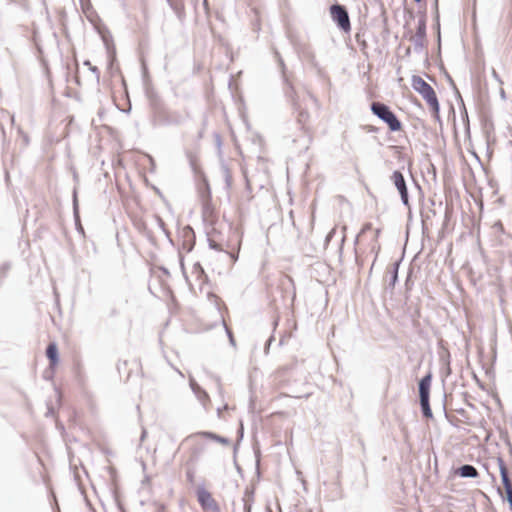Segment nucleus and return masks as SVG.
<instances>
[{"mask_svg":"<svg viewBox=\"0 0 512 512\" xmlns=\"http://www.w3.org/2000/svg\"><path fill=\"white\" fill-rule=\"evenodd\" d=\"M179 263H180V267L182 269L184 276L187 277L186 273H185V267H184V256L182 255L181 252H179Z\"/></svg>","mask_w":512,"mask_h":512,"instance_id":"nucleus-43","label":"nucleus"},{"mask_svg":"<svg viewBox=\"0 0 512 512\" xmlns=\"http://www.w3.org/2000/svg\"><path fill=\"white\" fill-rule=\"evenodd\" d=\"M203 7L205 9V11L208 13L209 11V1L208 0H203Z\"/></svg>","mask_w":512,"mask_h":512,"instance_id":"nucleus-52","label":"nucleus"},{"mask_svg":"<svg viewBox=\"0 0 512 512\" xmlns=\"http://www.w3.org/2000/svg\"><path fill=\"white\" fill-rule=\"evenodd\" d=\"M379 130H380V128L373 126V125L367 126V131L369 133H377V132H379Z\"/></svg>","mask_w":512,"mask_h":512,"instance_id":"nucleus-49","label":"nucleus"},{"mask_svg":"<svg viewBox=\"0 0 512 512\" xmlns=\"http://www.w3.org/2000/svg\"><path fill=\"white\" fill-rule=\"evenodd\" d=\"M189 386L192 390V392L195 394V396L200 400V401H205V400H209V395L208 393L206 392V390L204 388H202L194 378L190 377L189 379Z\"/></svg>","mask_w":512,"mask_h":512,"instance_id":"nucleus-21","label":"nucleus"},{"mask_svg":"<svg viewBox=\"0 0 512 512\" xmlns=\"http://www.w3.org/2000/svg\"><path fill=\"white\" fill-rule=\"evenodd\" d=\"M492 77L499 83L503 84V81L501 80L499 74L496 72L495 69H492Z\"/></svg>","mask_w":512,"mask_h":512,"instance_id":"nucleus-45","label":"nucleus"},{"mask_svg":"<svg viewBox=\"0 0 512 512\" xmlns=\"http://www.w3.org/2000/svg\"><path fill=\"white\" fill-rule=\"evenodd\" d=\"M402 263V258L394 261L391 265V267L388 269V280L387 285L385 287L386 291H389L390 293H393V290L395 288V285L398 282L399 279V269L400 265Z\"/></svg>","mask_w":512,"mask_h":512,"instance_id":"nucleus-14","label":"nucleus"},{"mask_svg":"<svg viewBox=\"0 0 512 512\" xmlns=\"http://www.w3.org/2000/svg\"><path fill=\"white\" fill-rule=\"evenodd\" d=\"M186 157L188 159L189 166L194 174V177L204 173V171L201 169L199 165L198 157L194 152L190 150L186 151Z\"/></svg>","mask_w":512,"mask_h":512,"instance_id":"nucleus-20","label":"nucleus"},{"mask_svg":"<svg viewBox=\"0 0 512 512\" xmlns=\"http://www.w3.org/2000/svg\"><path fill=\"white\" fill-rule=\"evenodd\" d=\"M336 234V229H331L325 237V244L327 245Z\"/></svg>","mask_w":512,"mask_h":512,"instance_id":"nucleus-41","label":"nucleus"},{"mask_svg":"<svg viewBox=\"0 0 512 512\" xmlns=\"http://www.w3.org/2000/svg\"><path fill=\"white\" fill-rule=\"evenodd\" d=\"M170 8L174 11L177 18L183 21L185 18L184 5L181 0H166Z\"/></svg>","mask_w":512,"mask_h":512,"instance_id":"nucleus-22","label":"nucleus"},{"mask_svg":"<svg viewBox=\"0 0 512 512\" xmlns=\"http://www.w3.org/2000/svg\"><path fill=\"white\" fill-rule=\"evenodd\" d=\"M103 42L106 47L108 57L110 59V63H112V61L116 57V50L111 35H109V37H103Z\"/></svg>","mask_w":512,"mask_h":512,"instance_id":"nucleus-26","label":"nucleus"},{"mask_svg":"<svg viewBox=\"0 0 512 512\" xmlns=\"http://www.w3.org/2000/svg\"><path fill=\"white\" fill-rule=\"evenodd\" d=\"M182 249L187 253L191 252L196 244V235L194 229L190 225L183 227L181 231Z\"/></svg>","mask_w":512,"mask_h":512,"instance_id":"nucleus-13","label":"nucleus"},{"mask_svg":"<svg viewBox=\"0 0 512 512\" xmlns=\"http://www.w3.org/2000/svg\"><path fill=\"white\" fill-rule=\"evenodd\" d=\"M284 95L290 102L293 111L297 114V122L301 125V127H303L304 123L309 118V113L307 112V110L302 108L299 102V98L292 84H289L288 88L285 89Z\"/></svg>","mask_w":512,"mask_h":512,"instance_id":"nucleus-6","label":"nucleus"},{"mask_svg":"<svg viewBox=\"0 0 512 512\" xmlns=\"http://www.w3.org/2000/svg\"><path fill=\"white\" fill-rule=\"evenodd\" d=\"M295 48H296L297 53L301 57H303L306 61H308L311 64V66L316 70L318 76L323 77L324 76L323 69L317 62L315 54L312 51V49L310 48V46L305 43H303V44L299 43V44L295 45Z\"/></svg>","mask_w":512,"mask_h":512,"instance_id":"nucleus-10","label":"nucleus"},{"mask_svg":"<svg viewBox=\"0 0 512 512\" xmlns=\"http://www.w3.org/2000/svg\"><path fill=\"white\" fill-rule=\"evenodd\" d=\"M10 268H11V264H10V262H4V263L0 266V276H1V278H2V279H4V278L7 276V274H8V272H9Z\"/></svg>","mask_w":512,"mask_h":512,"instance_id":"nucleus-33","label":"nucleus"},{"mask_svg":"<svg viewBox=\"0 0 512 512\" xmlns=\"http://www.w3.org/2000/svg\"><path fill=\"white\" fill-rule=\"evenodd\" d=\"M154 218L157 222L158 227L163 231L166 232V224L164 220L157 214L154 215Z\"/></svg>","mask_w":512,"mask_h":512,"instance_id":"nucleus-36","label":"nucleus"},{"mask_svg":"<svg viewBox=\"0 0 512 512\" xmlns=\"http://www.w3.org/2000/svg\"><path fill=\"white\" fill-rule=\"evenodd\" d=\"M160 270H161L165 275H167V276H169V275H170V272H169V270H168L166 267L162 266V267L160 268Z\"/></svg>","mask_w":512,"mask_h":512,"instance_id":"nucleus-53","label":"nucleus"},{"mask_svg":"<svg viewBox=\"0 0 512 512\" xmlns=\"http://www.w3.org/2000/svg\"><path fill=\"white\" fill-rule=\"evenodd\" d=\"M215 460L214 454L206 443L194 442L184 466L186 480H194L196 477L208 475Z\"/></svg>","mask_w":512,"mask_h":512,"instance_id":"nucleus-1","label":"nucleus"},{"mask_svg":"<svg viewBox=\"0 0 512 512\" xmlns=\"http://www.w3.org/2000/svg\"><path fill=\"white\" fill-rule=\"evenodd\" d=\"M412 317H420V311L418 308L415 309V312L412 314Z\"/></svg>","mask_w":512,"mask_h":512,"instance_id":"nucleus-54","label":"nucleus"},{"mask_svg":"<svg viewBox=\"0 0 512 512\" xmlns=\"http://www.w3.org/2000/svg\"><path fill=\"white\" fill-rule=\"evenodd\" d=\"M329 14L331 20L341 32L349 33L351 31L350 16L345 5L337 1L334 2L329 6Z\"/></svg>","mask_w":512,"mask_h":512,"instance_id":"nucleus-4","label":"nucleus"},{"mask_svg":"<svg viewBox=\"0 0 512 512\" xmlns=\"http://www.w3.org/2000/svg\"><path fill=\"white\" fill-rule=\"evenodd\" d=\"M109 473H110L111 480H116V470L112 467H109Z\"/></svg>","mask_w":512,"mask_h":512,"instance_id":"nucleus-50","label":"nucleus"},{"mask_svg":"<svg viewBox=\"0 0 512 512\" xmlns=\"http://www.w3.org/2000/svg\"><path fill=\"white\" fill-rule=\"evenodd\" d=\"M225 182V189L228 191L230 190L232 186V175H227L226 178H224Z\"/></svg>","mask_w":512,"mask_h":512,"instance_id":"nucleus-42","label":"nucleus"},{"mask_svg":"<svg viewBox=\"0 0 512 512\" xmlns=\"http://www.w3.org/2000/svg\"><path fill=\"white\" fill-rule=\"evenodd\" d=\"M83 11L86 13L87 9H92L91 3L88 1L86 4L84 0H80Z\"/></svg>","mask_w":512,"mask_h":512,"instance_id":"nucleus-46","label":"nucleus"},{"mask_svg":"<svg viewBox=\"0 0 512 512\" xmlns=\"http://www.w3.org/2000/svg\"><path fill=\"white\" fill-rule=\"evenodd\" d=\"M498 491L503 499H506L512 510V482H502V485L498 487Z\"/></svg>","mask_w":512,"mask_h":512,"instance_id":"nucleus-23","label":"nucleus"},{"mask_svg":"<svg viewBox=\"0 0 512 512\" xmlns=\"http://www.w3.org/2000/svg\"><path fill=\"white\" fill-rule=\"evenodd\" d=\"M411 86L414 91L419 93L427 105L433 104L438 100L434 88L427 83L421 76L413 75L411 77Z\"/></svg>","mask_w":512,"mask_h":512,"instance_id":"nucleus-5","label":"nucleus"},{"mask_svg":"<svg viewBox=\"0 0 512 512\" xmlns=\"http://www.w3.org/2000/svg\"><path fill=\"white\" fill-rule=\"evenodd\" d=\"M194 272L198 275V278L201 279L203 282H208V276L202 267V265L199 262H196L193 265Z\"/></svg>","mask_w":512,"mask_h":512,"instance_id":"nucleus-29","label":"nucleus"},{"mask_svg":"<svg viewBox=\"0 0 512 512\" xmlns=\"http://www.w3.org/2000/svg\"><path fill=\"white\" fill-rule=\"evenodd\" d=\"M429 107V110L433 116V118L435 119V121H437L440 126H442V119H441V116H440V103L439 101L433 103V104H430L428 105Z\"/></svg>","mask_w":512,"mask_h":512,"instance_id":"nucleus-28","label":"nucleus"},{"mask_svg":"<svg viewBox=\"0 0 512 512\" xmlns=\"http://www.w3.org/2000/svg\"><path fill=\"white\" fill-rule=\"evenodd\" d=\"M50 414H53V408L52 407H49L48 411L46 413L47 416L50 415Z\"/></svg>","mask_w":512,"mask_h":512,"instance_id":"nucleus-57","label":"nucleus"},{"mask_svg":"<svg viewBox=\"0 0 512 512\" xmlns=\"http://www.w3.org/2000/svg\"><path fill=\"white\" fill-rule=\"evenodd\" d=\"M415 38H424L427 37V16L426 12H420V17L418 19Z\"/></svg>","mask_w":512,"mask_h":512,"instance_id":"nucleus-19","label":"nucleus"},{"mask_svg":"<svg viewBox=\"0 0 512 512\" xmlns=\"http://www.w3.org/2000/svg\"><path fill=\"white\" fill-rule=\"evenodd\" d=\"M411 55V48L410 47H407L405 49V56L409 57Z\"/></svg>","mask_w":512,"mask_h":512,"instance_id":"nucleus-55","label":"nucleus"},{"mask_svg":"<svg viewBox=\"0 0 512 512\" xmlns=\"http://www.w3.org/2000/svg\"><path fill=\"white\" fill-rule=\"evenodd\" d=\"M444 74H445L447 82L449 83V86L453 90V93L455 95L456 100L457 101H462L461 93H460L456 83L454 82L453 78L451 77V75L447 71H444Z\"/></svg>","mask_w":512,"mask_h":512,"instance_id":"nucleus-27","label":"nucleus"},{"mask_svg":"<svg viewBox=\"0 0 512 512\" xmlns=\"http://www.w3.org/2000/svg\"><path fill=\"white\" fill-rule=\"evenodd\" d=\"M73 179H74L75 181H78V175H77L76 173H74V174H73Z\"/></svg>","mask_w":512,"mask_h":512,"instance_id":"nucleus-64","label":"nucleus"},{"mask_svg":"<svg viewBox=\"0 0 512 512\" xmlns=\"http://www.w3.org/2000/svg\"><path fill=\"white\" fill-rule=\"evenodd\" d=\"M145 436H146V431H145V430H143V431H142V435H141V441L144 439V437H145Z\"/></svg>","mask_w":512,"mask_h":512,"instance_id":"nucleus-61","label":"nucleus"},{"mask_svg":"<svg viewBox=\"0 0 512 512\" xmlns=\"http://www.w3.org/2000/svg\"><path fill=\"white\" fill-rule=\"evenodd\" d=\"M236 467H237V471L240 474V476L243 477L241 468L238 465Z\"/></svg>","mask_w":512,"mask_h":512,"instance_id":"nucleus-59","label":"nucleus"},{"mask_svg":"<svg viewBox=\"0 0 512 512\" xmlns=\"http://www.w3.org/2000/svg\"><path fill=\"white\" fill-rule=\"evenodd\" d=\"M221 170L224 178H226L227 175H231V171L224 161L221 162Z\"/></svg>","mask_w":512,"mask_h":512,"instance_id":"nucleus-39","label":"nucleus"},{"mask_svg":"<svg viewBox=\"0 0 512 512\" xmlns=\"http://www.w3.org/2000/svg\"><path fill=\"white\" fill-rule=\"evenodd\" d=\"M198 194L203 202L204 208H206L212 199L211 188L205 173L194 177Z\"/></svg>","mask_w":512,"mask_h":512,"instance_id":"nucleus-9","label":"nucleus"},{"mask_svg":"<svg viewBox=\"0 0 512 512\" xmlns=\"http://www.w3.org/2000/svg\"><path fill=\"white\" fill-rule=\"evenodd\" d=\"M163 233L165 234V236H166V238L168 239L169 243H170L171 245H174V242H173V240H172V238H171V234H170L169 230L166 228V232H163Z\"/></svg>","mask_w":512,"mask_h":512,"instance_id":"nucleus-51","label":"nucleus"},{"mask_svg":"<svg viewBox=\"0 0 512 512\" xmlns=\"http://www.w3.org/2000/svg\"><path fill=\"white\" fill-rule=\"evenodd\" d=\"M184 118L179 113H169L162 108L153 114V125L171 126L180 125Z\"/></svg>","mask_w":512,"mask_h":512,"instance_id":"nucleus-8","label":"nucleus"},{"mask_svg":"<svg viewBox=\"0 0 512 512\" xmlns=\"http://www.w3.org/2000/svg\"><path fill=\"white\" fill-rule=\"evenodd\" d=\"M370 110L374 116L387 125L390 132H400L403 130L401 120L387 104L373 101L370 103Z\"/></svg>","mask_w":512,"mask_h":512,"instance_id":"nucleus-2","label":"nucleus"},{"mask_svg":"<svg viewBox=\"0 0 512 512\" xmlns=\"http://www.w3.org/2000/svg\"><path fill=\"white\" fill-rule=\"evenodd\" d=\"M198 501L204 510L212 512L219 510L217 502L212 497V495L206 490L201 489L198 491Z\"/></svg>","mask_w":512,"mask_h":512,"instance_id":"nucleus-15","label":"nucleus"},{"mask_svg":"<svg viewBox=\"0 0 512 512\" xmlns=\"http://www.w3.org/2000/svg\"><path fill=\"white\" fill-rule=\"evenodd\" d=\"M452 477H460V478H477L479 477V473L475 466L471 464H463L459 467H452L450 469V474L448 480Z\"/></svg>","mask_w":512,"mask_h":512,"instance_id":"nucleus-11","label":"nucleus"},{"mask_svg":"<svg viewBox=\"0 0 512 512\" xmlns=\"http://www.w3.org/2000/svg\"><path fill=\"white\" fill-rule=\"evenodd\" d=\"M55 370L56 369H52L50 367V365H48V368L45 369L44 373H43V378L45 380H52L53 377H54V374H55Z\"/></svg>","mask_w":512,"mask_h":512,"instance_id":"nucleus-34","label":"nucleus"},{"mask_svg":"<svg viewBox=\"0 0 512 512\" xmlns=\"http://www.w3.org/2000/svg\"><path fill=\"white\" fill-rule=\"evenodd\" d=\"M145 95L149 101L151 109L153 110V114L163 108L160 96L151 85L145 86Z\"/></svg>","mask_w":512,"mask_h":512,"instance_id":"nucleus-16","label":"nucleus"},{"mask_svg":"<svg viewBox=\"0 0 512 512\" xmlns=\"http://www.w3.org/2000/svg\"><path fill=\"white\" fill-rule=\"evenodd\" d=\"M442 361H444L447 364V374H450L451 373V369H450V354L448 353L446 359L442 358Z\"/></svg>","mask_w":512,"mask_h":512,"instance_id":"nucleus-47","label":"nucleus"},{"mask_svg":"<svg viewBox=\"0 0 512 512\" xmlns=\"http://www.w3.org/2000/svg\"><path fill=\"white\" fill-rule=\"evenodd\" d=\"M206 438L209 440H213L215 442L221 443L223 445H230L231 441L229 438L218 435L211 431H199L193 434H190L185 438V442L195 441L197 438Z\"/></svg>","mask_w":512,"mask_h":512,"instance_id":"nucleus-12","label":"nucleus"},{"mask_svg":"<svg viewBox=\"0 0 512 512\" xmlns=\"http://www.w3.org/2000/svg\"><path fill=\"white\" fill-rule=\"evenodd\" d=\"M425 76L428 78V80L434 81V78L429 76L427 73H425Z\"/></svg>","mask_w":512,"mask_h":512,"instance_id":"nucleus-63","label":"nucleus"},{"mask_svg":"<svg viewBox=\"0 0 512 512\" xmlns=\"http://www.w3.org/2000/svg\"><path fill=\"white\" fill-rule=\"evenodd\" d=\"M0 130H1L2 134L5 135V130H4V127L2 124H0Z\"/></svg>","mask_w":512,"mask_h":512,"instance_id":"nucleus-62","label":"nucleus"},{"mask_svg":"<svg viewBox=\"0 0 512 512\" xmlns=\"http://www.w3.org/2000/svg\"><path fill=\"white\" fill-rule=\"evenodd\" d=\"M83 64L85 66H87L93 74H95L97 81H99V78H100L99 68L97 66L92 65L89 60H85Z\"/></svg>","mask_w":512,"mask_h":512,"instance_id":"nucleus-32","label":"nucleus"},{"mask_svg":"<svg viewBox=\"0 0 512 512\" xmlns=\"http://www.w3.org/2000/svg\"><path fill=\"white\" fill-rule=\"evenodd\" d=\"M207 242H208V246L210 249L216 250V251H222L220 244H218L217 242L213 241L210 238H207Z\"/></svg>","mask_w":512,"mask_h":512,"instance_id":"nucleus-37","label":"nucleus"},{"mask_svg":"<svg viewBox=\"0 0 512 512\" xmlns=\"http://www.w3.org/2000/svg\"><path fill=\"white\" fill-rule=\"evenodd\" d=\"M46 357L49 361V365L52 369H56L60 362V354L58 345L56 342H50L45 351Z\"/></svg>","mask_w":512,"mask_h":512,"instance_id":"nucleus-18","label":"nucleus"},{"mask_svg":"<svg viewBox=\"0 0 512 512\" xmlns=\"http://www.w3.org/2000/svg\"><path fill=\"white\" fill-rule=\"evenodd\" d=\"M344 241H345V236H342L341 241H340V245H339V248H338L340 258L342 257V253H343Z\"/></svg>","mask_w":512,"mask_h":512,"instance_id":"nucleus-48","label":"nucleus"},{"mask_svg":"<svg viewBox=\"0 0 512 512\" xmlns=\"http://www.w3.org/2000/svg\"><path fill=\"white\" fill-rule=\"evenodd\" d=\"M274 55L279 64V67L281 69L282 79H283V84H284L283 89L285 90L286 88H288L289 84H291L286 76V65H285V62H284L281 54L277 50L274 51Z\"/></svg>","mask_w":512,"mask_h":512,"instance_id":"nucleus-24","label":"nucleus"},{"mask_svg":"<svg viewBox=\"0 0 512 512\" xmlns=\"http://www.w3.org/2000/svg\"><path fill=\"white\" fill-rule=\"evenodd\" d=\"M371 250H372V251H376V255H375L374 261H373V263H372V265H371V267H370V270H369V276H370V275H371V273H372V270H373V267H374V263H375V261H376V259H377V255H378L379 247H378V248H377V250H376V246L374 245V246H372Z\"/></svg>","mask_w":512,"mask_h":512,"instance_id":"nucleus-44","label":"nucleus"},{"mask_svg":"<svg viewBox=\"0 0 512 512\" xmlns=\"http://www.w3.org/2000/svg\"><path fill=\"white\" fill-rule=\"evenodd\" d=\"M436 11V14H435V28L437 30V38H438V42L440 43L441 41V33H440V22H439V12H438V8L435 9Z\"/></svg>","mask_w":512,"mask_h":512,"instance_id":"nucleus-35","label":"nucleus"},{"mask_svg":"<svg viewBox=\"0 0 512 512\" xmlns=\"http://www.w3.org/2000/svg\"><path fill=\"white\" fill-rule=\"evenodd\" d=\"M500 95H501V98L505 99L506 95H505V91L504 89L501 88L500 90Z\"/></svg>","mask_w":512,"mask_h":512,"instance_id":"nucleus-56","label":"nucleus"},{"mask_svg":"<svg viewBox=\"0 0 512 512\" xmlns=\"http://www.w3.org/2000/svg\"><path fill=\"white\" fill-rule=\"evenodd\" d=\"M433 379V373L431 369L427 371V373L420 378L418 381V395H419V405L422 417L431 420L433 419V412L430 405V391L431 384Z\"/></svg>","mask_w":512,"mask_h":512,"instance_id":"nucleus-3","label":"nucleus"},{"mask_svg":"<svg viewBox=\"0 0 512 512\" xmlns=\"http://www.w3.org/2000/svg\"><path fill=\"white\" fill-rule=\"evenodd\" d=\"M411 40L413 41V44H414V51L416 53H422V51L424 49L425 39L412 37Z\"/></svg>","mask_w":512,"mask_h":512,"instance_id":"nucleus-30","label":"nucleus"},{"mask_svg":"<svg viewBox=\"0 0 512 512\" xmlns=\"http://www.w3.org/2000/svg\"><path fill=\"white\" fill-rule=\"evenodd\" d=\"M275 340L274 336L271 335L265 342V345H264V353L265 355H268L269 354V349H270V346L272 344V342Z\"/></svg>","mask_w":512,"mask_h":512,"instance_id":"nucleus-38","label":"nucleus"},{"mask_svg":"<svg viewBox=\"0 0 512 512\" xmlns=\"http://www.w3.org/2000/svg\"><path fill=\"white\" fill-rule=\"evenodd\" d=\"M226 254L230 255L234 261H236L238 259V256H234V254H230L228 252H226Z\"/></svg>","mask_w":512,"mask_h":512,"instance_id":"nucleus-58","label":"nucleus"},{"mask_svg":"<svg viewBox=\"0 0 512 512\" xmlns=\"http://www.w3.org/2000/svg\"><path fill=\"white\" fill-rule=\"evenodd\" d=\"M457 102L460 106V114H461V119H462L464 127H465V132L469 135L470 134V124H469L468 112L465 107L464 100L462 99V101H457Z\"/></svg>","mask_w":512,"mask_h":512,"instance_id":"nucleus-25","label":"nucleus"},{"mask_svg":"<svg viewBox=\"0 0 512 512\" xmlns=\"http://www.w3.org/2000/svg\"><path fill=\"white\" fill-rule=\"evenodd\" d=\"M499 468H500V480H511L509 477L508 470L505 467V464L502 459H499Z\"/></svg>","mask_w":512,"mask_h":512,"instance_id":"nucleus-31","label":"nucleus"},{"mask_svg":"<svg viewBox=\"0 0 512 512\" xmlns=\"http://www.w3.org/2000/svg\"><path fill=\"white\" fill-rule=\"evenodd\" d=\"M225 330H226V333H227V336H228V339H229V343L231 344V346L235 347L236 346V342H235V338L233 336V333L230 329H228L227 327H225Z\"/></svg>","mask_w":512,"mask_h":512,"instance_id":"nucleus-40","label":"nucleus"},{"mask_svg":"<svg viewBox=\"0 0 512 512\" xmlns=\"http://www.w3.org/2000/svg\"><path fill=\"white\" fill-rule=\"evenodd\" d=\"M72 210H73V218L76 226V230L79 233L84 234V228L81 225L80 220V211H79V200H78V190L75 186L72 191Z\"/></svg>","mask_w":512,"mask_h":512,"instance_id":"nucleus-17","label":"nucleus"},{"mask_svg":"<svg viewBox=\"0 0 512 512\" xmlns=\"http://www.w3.org/2000/svg\"><path fill=\"white\" fill-rule=\"evenodd\" d=\"M390 180L397 189L402 204L410 209V198L407 183L403 173L400 170H394L390 176Z\"/></svg>","mask_w":512,"mask_h":512,"instance_id":"nucleus-7","label":"nucleus"},{"mask_svg":"<svg viewBox=\"0 0 512 512\" xmlns=\"http://www.w3.org/2000/svg\"><path fill=\"white\" fill-rule=\"evenodd\" d=\"M356 263H357L360 267H362V265H363V263L359 261L358 257H356Z\"/></svg>","mask_w":512,"mask_h":512,"instance_id":"nucleus-60","label":"nucleus"}]
</instances>
